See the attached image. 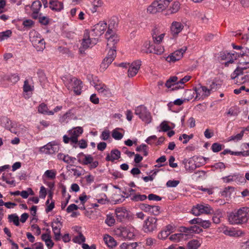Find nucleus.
Masks as SVG:
<instances>
[{"instance_id":"nucleus-9","label":"nucleus","mask_w":249,"mask_h":249,"mask_svg":"<svg viewBox=\"0 0 249 249\" xmlns=\"http://www.w3.org/2000/svg\"><path fill=\"white\" fill-rule=\"evenodd\" d=\"M97 42V39L96 38L91 36L88 30L85 31L82 42V46L84 49H86L92 47L96 44Z\"/></svg>"},{"instance_id":"nucleus-35","label":"nucleus","mask_w":249,"mask_h":249,"mask_svg":"<svg viewBox=\"0 0 249 249\" xmlns=\"http://www.w3.org/2000/svg\"><path fill=\"white\" fill-rule=\"evenodd\" d=\"M202 241L201 240L193 239L187 243V248L188 249H197L201 245Z\"/></svg>"},{"instance_id":"nucleus-38","label":"nucleus","mask_w":249,"mask_h":249,"mask_svg":"<svg viewBox=\"0 0 249 249\" xmlns=\"http://www.w3.org/2000/svg\"><path fill=\"white\" fill-rule=\"evenodd\" d=\"M191 78V76L190 75H186L183 78H181L179 80V86L178 87L176 86L175 88H173V89H183L184 88V84L189 81Z\"/></svg>"},{"instance_id":"nucleus-5","label":"nucleus","mask_w":249,"mask_h":249,"mask_svg":"<svg viewBox=\"0 0 249 249\" xmlns=\"http://www.w3.org/2000/svg\"><path fill=\"white\" fill-rule=\"evenodd\" d=\"M135 114L146 124H149L152 121V119L150 112L143 106L141 105L136 107Z\"/></svg>"},{"instance_id":"nucleus-18","label":"nucleus","mask_w":249,"mask_h":249,"mask_svg":"<svg viewBox=\"0 0 249 249\" xmlns=\"http://www.w3.org/2000/svg\"><path fill=\"white\" fill-rule=\"evenodd\" d=\"M62 227V224L58 218H57L54 221L52 224L53 231L54 236V239L56 241L60 240L61 239L60 230Z\"/></svg>"},{"instance_id":"nucleus-1","label":"nucleus","mask_w":249,"mask_h":249,"mask_svg":"<svg viewBox=\"0 0 249 249\" xmlns=\"http://www.w3.org/2000/svg\"><path fill=\"white\" fill-rule=\"evenodd\" d=\"M221 59L227 60L225 65L228 66L229 64L233 63L234 60L237 61V67L231 74L232 79L238 78L243 71L249 68V49L245 48L240 53H224L221 55Z\"/></svg>"},{"instance_id":"nucleus-44","label":"nucleus","mask_w":249,"mask_h":249,"mask_svg":"<svg viewBox=\"0 0 249 249\" xmlns=\"http://www.w3.org/2000/svg\"><path fill=\"white\" fill-rule=\"evenodd\" d=\"M196 165L194 163V160L190 159L186 160L185 163V167L187 170L193 171L196 168Z\"/></svg>"},{"instance_id":"nucleus-34","label":"nucleus","mask_w":249,"mask_h":249,"mask_svg":"<svg viewBox=\"0 0 249 249\" xmlns=\"http://www.w3.org/2000/svg\"><path fill=\"white\" fill-rule=\"evenodd\" d=\"M104 240L106 244L109 248H113L117 245V243L114 239L108 234H106L104 236Z\"/></svg>"},{"instance_id":"nucleus-24","label":"nucleus","mask_w":249,"mask_h":249,"mask_svg":"<svg viewBox=\"0 0 249 249\" xmlns=\"http://www.w3.org/2000/svg\"><path fill=\"white\" fill-rule=\"evenodd\" d=\"M180 232V233H185L186 235V239L188 238L189 234L194 232H199V231H201L199 228L196 226H191L190 227L186 228L185 227H181L179 230Z\"/></svg>"},{"instance_id":"nucleus-21","label":"nucleus","mask_w":249,"mask_h":249,"mask_svg":"<svg viewBox=\"0 0 249 249\" xmlns=\"http://www.w3.org/2000/svg\"><path fill=\"white\" fill-rule=\"evenodd\" d=\"M117 219L120 221H123L126 219L129 214L128 211L124 208L119 207L115 210Z\"/></svg>"},{"instance_id":"nucleus-61","label":"nucleus","mask_w":249,"mask_h":249,"mask_svg":"<svg viewBox=\"0 0 249 249\" xmlns=\"http://www.w3.org/2000/svg\"><path fill=\"white\" fill-rule=\"evenodd\" d=\"M8 79L11 83L15 84L19 80V78L17 74H13L9 76Z\"/></svg>"},{"instance_id":"nucleus-51","label":"nucleus","mask_w":249,"mask_h":249,"mask_svg":"<svg viewBox=\"0 0 249 249\" xmlns=\"http://www.w3.org/2000/svg\"><path fill=\"white\" fill-rule=\"evenodd\" d=\"M244 130H242L240 133L237 134L235 135H233L229 138V141H238L242 139L244 135Z\"/></svg>"},{"instance_id":"nucleus-17","label":"nucleus","mask_w":249,"mask_h":249,"mask_svg":"<svg viewBox=\"0 0 249 249\" xmlns=\"http://www.w3.org/2000/svg\"><path fill=\"white\" fill-rule=\"evenodd\" d=\"M83 129L80 126L76 127L69 131V135L71 136V142L73 143L78 142V138L82 134Z\"/></svg>"},{"instance_id":"nucleus-8","label":"nucleus","mask_w":249,"mask_h":249,"mask_svg":"<svg viewBox=\"0 0 249 249\" xmlns=\"http://www.w3.org/2000/svg\"><path fill=\"white\" fill-rule=\"evenodd\" d=\"M107 24L104 21H100L95 25L92 30L89 32L91 36L97 38L101 36L107 29Z\"/></svg>"},{"instance_id":"nucleus-11","label":"nucleus","mask_w":249,"mask_h":249,"mask_svg":"<svg viewBox=\"0 0 249 249\" xmlns=\"http://www.w3.org/2000/svg\"><path fill=\"white\" fill-rule=\"evenodd\" d=\"M158 219L149 216L144 221L143 229L145 232H152L157 229Z\"/></svg>"},{"instance_id":"nucleus-48","label":"nucleus","mask_w":249,"mask_h":249,"mask_svg":"<svg viewBox=\"0 0 249 249\" xmlns=\"http://www.w3.org/2000/svg\"><path fill=\"white\" fill-rule=\"evenodd\" d=\"M180 8V3L178 1L174 2L172 5L170 6L169 10L170 11L171 14H174L177 13Z\"/></svg>"},{"instance_id":"nucleus-2","label":"nucleus","mask_w":249,"mask_h":249,"mask_svg":"<svg viewBox=\"0 0 249 249\" xmlns=\"http://www.w3.org/2000/svg\"><path fill=\"white\" fill-rule=\"evenodd\" d=\"M249 217V208L245 207L230 213L228 215V220L231 224H241L246 223Z\"/></svg>"},{"instance_id":"nucleus-46","label":"nucleus","mask_w":249,"mask_h":249,"mask_svg":"<svg viewBox=\"0 0 249 249\" xmlns=\"http://www.w3.org/2000/svg\"><path fill=\"white\" fill-rule=\"evenodd\" d=\"M92 4V7L91 8V11L94 13L97 11L98 8L102 6L103 2L102 0H93Z\"/></svg>"},{"instance_id":"nucleus-20","label":"nucleus","mask_w":249,"mask_h":249,"mask_svg":"<svg viewBox=\"0 0 249 249\" xmlns=\"http://www.w3.org/2000/svg\"><path fill=\"white\" fill-rule=\"evenodd\" d=\"M94 87L99 93L103 95L108 96L110 94L109 89L102 82L98 81L97 83H93Z\"/></svg>"},{"instance_id":"nucleus-26","label":"nucleus","mask_w":249,"mask_h":249,"mask_svg":"<svg viewBox=\"0 0 249 249\" xmlns=\"http://www.w3.org/2000/svg\"><path fill=\"white\" fill-rule=\"evenodd\" d=\"M41 7V4L40 1L36 0L33 2L31 6V10L33 12L32 17L33 18L37 19L38 15L39 14V11Z\"/></svg>"},{"instance_id":"nucleus-52","label":"nucleus","mask_w":249,"mask_h":249,"mask_svg":"<svg viewBox=\"0 0 249 249\" xmlns=\"http://www.w3.org/2000/svg\"><path fill=\"white\" fill-rule=\"evenodd\" d=\"M9 175L3 176L2 177V180L5 181L7 184L15 186L16 185L15 179L13 178H9Z\"/></svg>"},{"instance_id":"nucleus-12","label":"nucleus","mask_w":249,"mask_h":249,"mask_svg":"<svg viewBox=\"0 0 249 249\" xmlns=\"http://www.w3.org/2000/svg\"><path fill=\"white\" fill-rule=\"evenodd\" d=\"M140 209L145 213L153 214L154 215H159L160 213V208L159 206L151 205L145 203H141L139 205Z\"/></svg>"},{"instance_id":"nucleus-29","label":"nucleus","mask_w":249,"mask_h":249,"mask_svg":"<svg viewBox=\"0 0 249 249\" xmlns=\"http://www.w3.org/2000/svg\"><path fill=\"white\" fill-rule=\"evenodd\" d=\"M0 122L1 126L9 130L10 131L13 128V125L15 124L9 118L6 117H2L0 119Z\"/></svg>"},{"instance_id":"nucleus-7","label":"nucleus","mask_w":249,"mask_h":249,"mask_svg":"<svg viewBox=\"0 0 249 249\" xmlns=\"http://www.w3.org/2000/svg\"><path fill=\"white\" fill-rule=\"evenodd\" d=\"M116 234L125 239H131L135 235V230L134 227L127 226L121 227L116 231Z\"/></svg>"},{"instance_id":"nucleus-43","label":"nucleus","mask_w":249,"mask_h":249,"mask_svg":"<svg viewBox=\"0 0 249 249\" xmlns=\"http://www.w3.org/2000/svg\"><path fill=\"white\" fill-rule=\"evenodd\" d=\"M52 148V142H49L46 145L40 147L39 151L40 153L50 154L51 149Z\"/></svg>"},{"instance_id":"nucleus-53","label":"nucleus","mask_w":249,"mask_h":249,"mask_svg":"<svg viewBox=\"0 0 249 249\" xmlns=\"http://www.w3.org/2000/svg\"><path fill=\"white\" fill-rule=\"evenodd\" d=\"M115 220L113 216L111 214H108L107 216V218L105 220V223L108 226H112L115 223Z\"/></svg>"},{"instance_id":"nucleus-56","label":"nucleus","mask_w":249,"mask_h":249,"mask_svg":"<svg viewBox=\"0 0 249 249\" xmlns=\"http://www.w3.org/2000/svg\"><path fill=\"white\" fill-rule=\"evenodd\" d=\"M8 218L9 220L11 222H13L15 225L18 226L19 225V218L17 215L14 214L9 215Z\"/></svg>"},{"instance_id":"nucleus-25","label":"nucleus","mask_w":249,"mask_h":249,"mask_svg":"<svg viewBox=\"0 0 249 249\" xmlns=\"http://www.w3.org/2000/svg\"><path fill=\"white\" fill-rule=\"evenodd\" d=\"M165 35L164 33H160L158 29H154L152 34V37L154 43L156 44L160 43L162 41Z\"/></svg>"},{"instance_id":"nucleus-64","label":"nucleus","mask_w":249,"mask_h":249,"mask_svg":"<svg viewBox=\"0 0 249 249\" xmlns=\"http://www.w3.org/2000/svg\"><path fill=\"white\" fill-rule=\"evenodd\" d=\"M170 233L168 232L165 229L161 231V232L159 233L158 237L160 239H165L169 235Z\"/></svg>"},{"instance_id":"nucleus-42","label":"nucleus","mask_w":249,"mask_h":249,"mask_svg":"<svg viewBox=\"0 0 249 249\" xmlns=\"http://www.w3.org/2000/svg\"><path fill=\"white\" fill-rule=\"evenodd\" d=\"M120 130H123L120 128H116L112 131V136L114 139L119 140L123 138L124 134L119 132Z\"/></svg>"},{"instance_id":"nucleus-39","label":"nucleus","mask_w":249,"mask_h":249,"mask_svg":"<svg viewBox=\"0 0 249 249\" xmlns=\"http://www.w3.org/2000/svg\"><path fill=\"white\" fill-rule=\"evenodd\" d=\"M57 172L55 169L47 170L44 174V176L50 179H54L55 178Z\"/></svg>"},{"instance_id":"nucleus-60","label":"nucleus","mask_w":249,"mask_h":249,"mask_svg":"<svg viewBox=\"0 0 249 249\" xmlns=\"http://www.w3.org/2000/svg\"><path fill=\"white\" fill-rule=\"evenodd\" d=\"M110 138V132L108 130H105L100 135V138L104 141H106Z\"/></svg>"},{"instance_id":"nucleus-14","label":"nucleus","mask_w":249,"mask_h":249,"mask_svg":"<svg viewBox=\"0 0 249 249\" xmlns=\"http://www.w3.org/2000/svg\"><path fill=\"white\" fill-rule=\"evenodd\" d=\"M186 50V47H184L179 50H177L168 56L166 60L170 63H174L180 60L183 57V54Z\"/></svg>"},{"instance_id":"nucleus-58","label":"nucleus","mask_w":249,"mask_h":249,"mask_svg":"<svg viewBox=\"0 0 249 249\" xmlns=\"http://www.w3.org/2000/svg\"><path fill=\"white\" fill-rule=\"evenodd\" d=\"M22 25L26 28H31L34 25V22L31 19H25L23 20Z\"/></svg>"},{"instance_id":"nucleus-36","label":"nucleus","mask_w":249,"mask_h":249,"mask_svg":"<svg viewBox=\"0 0 249 249\" xmlns=\"http://www.w3.org/2000/svg\"><path fill=\"white\" fill-rule=\"evenodd\" d=\"M38 111L43 114H47L49 115H53L54 114V112L49 111L47 106L44 103L41 104L38 107Z\"/></svg>"},{"instance_id":"nucleus-10","label":"nucleus","mask_w":249,"mask_h":249,"mask_svg":"<svg viewBox=\"0 0 249 249\" xmlns=\"http://www.w3.org/2000/svg\"><path fill=\"white\" fill-rule=\"evenodd\" d=\"M211 211V207L209 205L205 204H198L194 206L192 209L193 214L196 216L202 213H209Z\"/></svg>"},{"instance_id":"nucleus-23","label":"nucleus","mask_w":249,"mask_h":249,"mask_svg":"<svg viewBox=\"0 0 249 249\" xmlns=\"http://www.w3.org/2000/svg\"><path fill=\"white\" fill-rule=\"evenodd\" d=\"M77 158L78 162L83 165H88L93 160V158L90 155H86L83 153H79Z\"/></svg>"},{"instance_id":"nucleus-41","label":"nucleus","mask_w":249,"mask_h":249,"mask_svg":"<svg viewBox=\"0 0 249 249\" xmlns=\"http://www.w3.org/2000/svg\"><path fill=\"white\" fill-rule=\"evenodd\" d=\"M152 53H154L158 55L162 54L164 51V47L160 45V44H156V45L154 46V47L152 48Z\"/></svg>"},{"instance_id":"nucleus-4","label":"nucleus","mask_w":249,"mask_h":249,"mask_svg":"<svg viewBox=\"0 0 249 249\" xmlns=\"http://www.w3.org/2000/svg\"><path fill=\"white\" fill-rule=\"evenodd\" d=\"M65 86L69 90H73L77 95H80L81 93L82 83L75 77H69L64 81Z\"/></svg>"},{"instance_id":"nucleus-19","label":"nucleus","mask_w":249,"mask_h":249,"mask_svg":"<svg viewBox=\"0 0 249 249\" xmlns=\"http://www.w3.org/2000/svg\"><path fill=\"white\" fill-rule=\"evenodd\" d=\"M141 65V61L137 60L132 62L129 65L128 70V75L129 77L135 76L138 72Z\"/></svg>"},{"instance_id":"nucleus-3","label":"nucleus","mask_w":249,"mask_h":249,"mask_svg":"<svg viewBox=\"0 0 249 249\" xmlns=\"http://www.w3.org/2000/svg\"><path fill=\"white\" fill-rule=\"evenodd\" d=\"M29 36L30 41L37 51H42L45 48L44 39L38 32L33 30L30 32Z\"/></svg>"},{"instance_id":"nucleus-13","label":"nucleus","mask_w":249,"mask_h":249,"mask_svg":"<svg viewBox=\"0 0 249 249\" xmlns=\"http://www.w3.org/2000/svg\"><path fill=\"white\" fill-rule=\"evenodd\" d=\"M109 49V50L107 56L104 58L101 64V68L103 70H106L116 57V53L115 48Z\"/></svg>"},{"instance_id":"nucleus-63","label":"nucleus","mask_w":249,"mask_h":249,"mask_svg":"<svg viewBox=\"0 0 249 249\" xmlns=\"http://www.w3.org/2000/svg\"><path fill=\"white\" fill-rule=\"evenodd\" d=\"M179 183L178 180H169L166 182V186L168 187H176Z\"/></svg>"},{"instance_id":"nucleus-32","label":"nucleus","mask_w":249,"mask_h":249,"mask_svg":"<svg viewBox=\"0 0 249 249\" xmlns=\"http://www.w3.org/2000/svg\"><path fill=\"white\" fill-rule=\"evenodd\" d=\"M196 92L197 94H201L204 97H208L212 92L210 89L205 86H200L196 90Z\"/></svg>"},{"instance_id":"nucleus-22","label":"nucleus","mask_w":249,"mask_h":249,"mask_svg":"<svg viewBox=\"0 0 249 249\" xmlns=\"http://www.w3.org/2000/svg\"><path fill=\"white\" fill-rule=\"evenodd\" d=\"M49 7L53 11L60 12L64 8L63 2L60 0H50Z\"/></svg>"},{"instance_id":"nucleus-47","label":"nucleus","mask_w":249,"mask_h":249,"mask_svg":"<svg viewBox=\"0 0 249 249\" xmlns=\"http://www.w3.org/2000/svg\"><path fill=\"white\" fill-rule=\"evenodd\" d=\"M86 238L82 233H78L77 236H75L72 239V241L75 243L80 244L85 242Z\"/></svg>"},{"instance_id":"nucleus-31","label":"nucleus","mask_w":249,"mask_h":249,"mask_svg":"<svg viewBox=\"0 0 249 249\" xmlns=\"http://www.w3.org/2000/svg\"><path fill=\"white\" fill-rule=\"evenodd\" d=\"M178 78L176 76L170 77V78L166 82L165 86L167 88H170L172 86L173 88H175L176 86L178 87Z\"/></svg>"},{"instance_id":"nucleus-45","label":"nucleus","mask_w":249,"mask_h":249,"mask_svg":"<svg viewBox=\"0 0 249 249\" xmlns=\"http://www.w3.org/2000/svg\"><path fill=\"white\" fill-rule=\"evenodd\" d=\"M141 51L145 53H152V49L150 47V43L149 41H146L144 42L143 45L141 48Z\"/></svg>"},{"instance_id":"nucleus-37","label":"nucleus","mask_w":249,"mask_h":249,"mask_svg":"<svg viewBox=\"0 0 249 249\" xmlns=\"http://www.w3.org/2000/svg\"><path fill=\"white\" fill-rule=\"evenodd\" d=\"M243 73L240 74L238 78L236 77L234 80V82H236L239 84L244 83L245 82H249V72H247L246 74L243 76Z\"/></svg>"},{"instance_id":"nucleus-30","label":"nucleus","mask_w":249,"mask_h":249,"mask_svg":"<svg viewBox=\"0 0 249 249\" xmlns=\"http://www.w3.org/2000/svg\"><path fill=\"white\" fill-rule=\"evenodd\" d=\"M121 152L117 149H114L111 151L110 154H108L106 160L107 161H113L115 160H118L120 158Z\"/></svg>"},{"instance_id":"nucleus-62","label":"nucleus","mask_w":249,"mask_h":249,"mask_svg":"<svg viewBox=\"0 0 249 249\" xmlns=\"http://www.w3.org/2000/svg\"><path fill=\"white\" fill-rule=\"evenodd\" d=\"M211 225V222L208 220H203L201 218V222L199 225L204 229L208 228Z\"/></svg>"},{"instance_id":"nucleus-16","label":"nucleus","mask_w":249,"mask_h":249,"mask_svg":"<svg viewBox=\"0 0 249 249\" xmlns=\"http://www.w3.org/2000/svg\"><path fill=\"white\" fill-rule=\"evenodd\" d=\"M222 179L224 182L229 183L231 182H236V183H245V179L243 175L239 174H234L227 177H223Z\"/></svg>"},{"instance_id":"nucleus-28","label":"nucleus","mask_w":249,"mask_h":249,"mask_svg":"<svg viewBox=\"0 0 249 249\" xmlns=\"http://www.w3.org/2000/svg\"><path fill=\"white\" fill-rule=\"evenodd\" d=\"M147 11L150 14H154L161 12L162 10L155 0L147 7Z\"/></svg>"},{"instance_id":"nucleus-49","label":"nucleus","mask_w":249,"mask_h":249,"mask_svg":"<svg viewBox=\"0 0 249 249\" xmlns=\"http://www.w3.org/2000/svg\"><path fill=\"white\" fill-rule=\"evenodd\" d=\"M147 198V196L145 195L136 194L131 197V200L133 201L138 202L143 201Z\"/></svg>"},{"instance_id":"nucleus-54","label":"nucleus","mask_w":249,"mask_h":249,"mask_svg":"<svg viewBox=\"0 0 249 249\" xmlns=\"http://www.w3.org/2000/svg\"><path fill=\"white\" fill-rule=\"evenodd\" d=\"M34 87L29 84L27 80L24 81L23 87V91L25 92L32 91L33 90Z\"/></svg>"},{"instance_id":"nucleus-59","label":"nucleus","mask_w":249,"mask_h":249,"mask_svg":"<svg viewBox=\"0 0 249 249\" xmlns=\"http://www.w3.org/2000/svg\"><path fill=\"white\" fill-rule=\"evenodd\" d=\"M239 232H240V234L241 233L240 231H231L229 230H226L224 231V233L228 235L231 236H239Z\"/></svg>"},{"instance_id":"nucleus-6","label":"nucleus","mask_w":249,"mask_h":249,"mask_svg":"<svg viewBox=\"0 0 249 249\" xmlns=\"http://www.w3.org/2000/svg\"><path fill=\"white\" fill-rule=\"evenodd\" d=\"M111 23V22L108 25V30L105 35L107 40V47L108 48H116L115 45L119 41V37L112 30Z\"/></svg>"},{"instance_id":"nucleus-57","label":"nucleus","mask_w":249,"mask_h":249,"mask_svg":"<svg viewBox=\"0 0 249 249\" xmlns=\"http://www.w3.org/2000/svg\"><path fill=\"white\" fill-rule=\"evenodd\" d=\"M222 217V213L218 212L214 214L213 216V222L215 224H219L220 222V218Z\"/></svg>"},{"instance_id":"nucleus-15","label":"nucleus","mask_w":249,"mask_h":249,"mask_svg":"<svg viewBox=\"0 0 249 249\" xmlns=\"http://www.w3.org/2000/svg\"><path fill=\"white\" fill-rule=\"evenodd\" d=\"M184 28L183 23L180 21H174L170 26L171 34L173 36L176 37L181 32Z\"/></svg>"},{"instance_id":"nucleus-55","label":"nucleus","mask_w":249,"mask_h":249,"mask_svg":"<svg viewBox=\"0 0 249 249\" xmlns=\"http://www.w3.org/2000/svg\"><path fill=\"white\" fill-rule=\"evenodd\" d=\"M42 14L40 13L38 15L39 22L42 25H46L49 23V18L46 16H42Z\"/></svg>"},{"instance_id":"nucleus-33","label":"nucleus","mask_w":249,"mask_h":249,"mask_svg":"<svg viewBox=\"0 0 249 249\" xmlns=\"http://www.w3.org/2000/svg\"><path fill=\"white\" fill-rule=\"evenodd\" d=\"M169 239L175 242H178L186 239V235L185 233H175L171 235Z\"/></svg>"},{"instance_id":"nucleus-50","label":"nucleus","mask_w":249,"mask_h":249,"mask_svg":"<svg viewBox=\"0 0 249 249\" xmlns=\"http://www.w3.org/2000/svg\"><path fill=\"white\" fill-rule=\"evenodd\" d=\"M156 1L162 11L168 7L170 2L169 0H156Z\"/></svg>"},{"instance_id":"nucleus-27","label":"nucleus","mask_w":249,"mask_h":249,"mask_svg":"<svg viewBox=\"0 0 249 249\" xmlns=\"http://www.w3.org/2000/svg\"><path fill=\"white\" fill-rule=\"evenodd\" d=\"M27 130V128L23 124L17 125L15 123L13 125V128L11 130V132L17 135L20 134H23L26 132Z\"/></svg>"},{"instance_id":"nucleus-40","label":"nucleus","mask_w":249,"mask_h":249,"mask_svg":"<svg viewBox=\"0 0 249 249\" xmlns=\"http://www.w3.org/2000/svg\"><path fill=\"white\" fill-rule=\"evenodd\" d=\"M138 244L137 242L123 243L120 246L121 249H137Z\"/></svg>"}]
</instances>
